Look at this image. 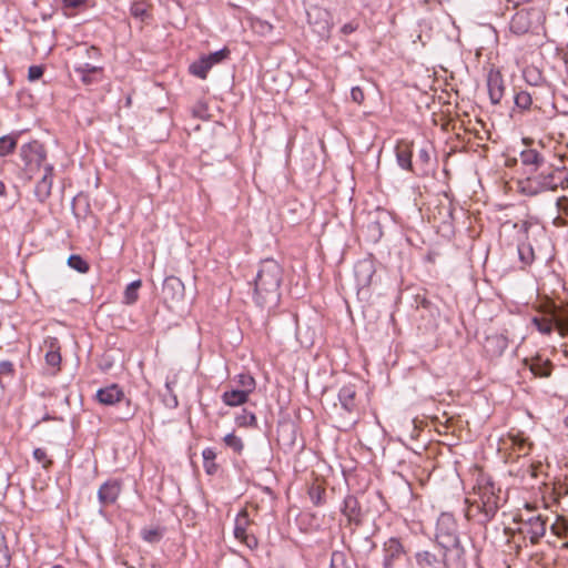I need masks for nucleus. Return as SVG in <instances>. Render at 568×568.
I'll use <instances>...</instances> for the list:
<instances>
[{
    "instance_id": "nucleus-24",
    "label": "nucleus",
    "mask_w": 568,
    "mask_h": 568,
    "mask_svg": "<svg viewBox=\"0 0 568 568\" xmlns=\"http://www.w3.org/2000/svg\"><path fill=\"white\" fill-rule=\"evenodd\" d=\"M429 164H430V148L424 146V148L419 149V151L417 153V159H416L417 171H415V173L417 175L427 174Z\"/></svg>"
},
{
    "instance_id": "nucleus-20",
    "label": "nucleus",
    "mask_w": 568,
    "mask_h": 568,
    "mask_svg": "<svg viewBox=\"0 0 568 568\" xmlns=\"http://www.w3.org/2000/svg\"><path fill=\"white\" fill-rule=\"evenodd\" d=\"M416 562L419 568H444L442 556L423 550L416 554Z\"/></svg>"
},
{
    "instance_id": "nucleus-34",
    "label": "nucleus",
    "mask_w": 568,
    "mask_h": 568,
    "mask_svg": "<svg viewBox=\"0 0 568 568\" xmlns=\"http://www.w3.org/2000/svg\"><path fill=\"white\" fill-rule=\"evenodd\" d=\"M515 104L521 110H528L532 103L531 95L526 91H519L515 94Z\"/></svg>"
},
{
    "instance_id": "nucleus-16",
    "label": "nucleus",
    "mask_w": 568,
    "mask_h": 568,
    "mask_svg": "<svg viewBox=\"0 0 568 568\" xmlns=\"http://www.w3.org/2000/svg\"><path fill=\"white\" fill-rule=\"evenodd\" d=\"M520 160L523 164L527 168V174L530 175V172H536L539 170L548 159L540 152L536 150H526L520 154Z\"/></svg>"
},
{
    "instance_id": "nucleus-40",
    "label": "nucleus",
    "mask_w": 568,
    "mask_h": 568,
    "mask_svg": "<svg viewBox=\"0 0 568 568\" xmlns=\"http://www.w3.org/2000/svg\"><path fill=\"white\" fill-rule=\"evenodd\" d=\"M74 71L78 74H99L102 71V68L92 65L90 63H80L74 68Z\"/></svg>"
},
{
    "instance_id": "nucleus-6",
    "label": "nucleus",
    "mask_w": 568,
    "mask_h": 568,
    "mask_svg": "<svg viewBox=\"0 0 568 568\" xmlns=\"http://www.w3.org/2000/svg\"><path fill=\"white\" fill-rule=\"evenodd\" d=\"M184 284L180 278L169 276L164 280L162 286V298L170 310L176 308L184 300Z\"/></svg>"
},
{
    "instance_id": "nucleus-17",
    "label": "nucleus",
    "mask_w": 568,
    "mask_h": 568,
    "mask_svg": "<svg viewBox=\"0 0 568 568\" xmlns=\"http://www.w3.org/2000/svg\"><path fill=\"white\" fill-rule=\"evenodd\" d=\"M124 398L123 390L116 384H111L97 392V399L103 405H114Z\"/></svg>"
},
{
    "instance_id": "nucleus-15",
    "label": "nucleus",
    "mask_w": 568,
    "mask_h": 568,
    "mask_svg": "<svg viewBox=\"0 0 568 568\" xmlns=\"http://www.w3.org/2000/svg\"><path fill=\"white\" fill-rule=\"evenodd\" d=\"M531 13L528 10L517 11L509 23V29L517 36L526 34L531 28Z\"/></svg>"
},
{
    "instance_id": "nucleus-54",
    "label": "nucleus",
    "mask_w": 568,
    "mask_h": 568,
    "mask_svg": "<svg viewBox=\"0 0 568 568\" xmlns=\"http://www.w3.org/2000/svg\"><path fill=\"white\" fill-rule=\"evenodd\" d=\"M343 31H344L345 33H349V32H352V31H353V28H352L349 24H345V26L343 27Z\"/></svg>"
},
{
    "instance_id": "nucleus-4",
    "label": "nucleus",
    "mask_w": 568,
    "mask_h": 568,
    "mask_svg": "<svg viewBox=\"0 0 568 568\" xmlns=\"http://www.w3.org/2000/svg\"><path fill=\"white\" fill-rule=\"evenodd\" d=\"M548 314L549 317H534L531 320L532 324L541 334L550 335L554 327H556L561 335L568 333V315H561L556 306H551Z\"/></svg>"
},
{
    "instance_id": "nucleus-23",
    "label": "nucleus",
    "mask_w": 568,
    "mask_h": 568,
    "mask_svg": "<svg viewBox=\"0 0 568 568\" xmlns=\"http://www.w3.org/2000/svg\"><path fill=\"white\" fill-rule=\"evenodd\" d=\"M248 399V395L241 389H232L224 392L222 395V400L225 405L235 407L246 403Z\"/></svg>"
},
{
    "instance_id": "nucleus-56",
    "label": "nucleus",
    "mask_w": 568,
    "mask_h": 568,
    "mask_svg": "<svg viewBox=\"0 0 568 568\" xmlns=\"http://www.w3.org/2000/svg\"><path fill=\"white\" fill-rule=\"evenodd\" d=\"M564 424L568 428V416L565 418Z\"/></svg>"
},
{
    "instance_id": "nucleus-41",
    "label": "nucleus",
    "mask_w": 568,
    "mask_h": 568,
    "mask_svg": "<svg viewBox=\"0 0 568 568\" xmlns=\"http://www.w3.org/2000/svg\"><path fill=\"white\" fill-rule=\"evenodd\" d=\"M125 405L126 407L123 409V414L120 416V419L123 422L132 419L138 412V405L132 404L130 399H126Z\"/></svg>"
},
{
    "instance_id": "nucleus-57",
    "label": "nucleus",
    "mask_w": 568,
    "mask_h": 568,
    "mask_svg": "<svg viewBox=\"0 0 568 568\" xmlns=\"http://www.w3.org/2000/svg\"><path fill=\"white\" fill-rule=\"evenodd\" d=\"M52 568H63V567H62V566H60V565H55V566H53Z\"/></svg>"
},
{
    "instance_id": "nucleus-3",
    "label": "nucleus",
    "mask_w": 568,
    "mask_h": 568,
    "mask_svg": "<svg viewBox=\"0 0 568 568\" xmlns=\"http://www.w3.org/2000/svg\"><path fill=\"white\" fill-rule=\"evenodd\" d=\"M444 568H466L465 549L460 539H444L439 546Z\"/></svg>"
},
{
    "instance_id": "nucleus-42",
    "label": "nucleus",
    "mask_w": 568,
    "mask_h": 568,
    "mask_svg": "<svg viewBox=\"0 0 568 568\" xmlns=\"http://www.w3.org/2000/svg\"><path fill=\"white\" fill-rule=\"evenodd\" d=\"M33 457L37 462L41 463L44 468L51 465V460L47 456V452L42 448H36L33 450Z\"/></svg>"
},
{
    "instance_id": "nucleus-53",
    "label": "nucleus",
    "mask_w": 568,
    "mask_h": 568,
    "mask_svg": "<svg viewBox=\"0 0 568 568\" xmlns=\"http://www.w3.org/2000/svg\"><path fill=\"white\" fill-rule=\"evenodd\" d=\"M7 194V187L6 184L0 181V196H4Z\"/></svg>"
},
{
    "instance_id": "nucleus-31",
    "label": "nucleus",
    "mask_w": 568,
    "mask_h": 568,
    "mask_svg": "<svg viewBox=\"0 0 568 568\" xmlns=\"http://www.w3.org/2000/svg\"><path fill=\"white\" fill-rule=\"evenodd\" d=\"M509 440L513 446H516L518 449V454L527 455L530 448V444L527 442V438L524 436L516 434H509Z\"/></svg>"
},
{
    "instance_id": "nucleus-49",
    "label": "nucleus",
    "mask_w": 568,
    "mask_h": 568,
    "mask_svg": "<svg viewBox=\"0 0 568 568\" xmlns=\"http://www.w3.org/2000/svg\"><path fill=\"white\" fill-rule=\"evenodd\" d=\"M95 75H97V74H91V73H88V74H80L81 80H82V82H83L84 84H91V83L95 82V81H97Z\"/></svg>"
},
{
    "instance_id": "nucleus-10",
    "label": "nucleus",
    "mask_w": 568,
    "mask_h": 568,
    "mask_svg": "<svg viewBox=\"0 0 568 568\" xmlns=\"http://www.w3.org/2000/svg\"><path fill=\"white\" fill-rule=\"evenodd\" d=\"M487 88L490 102L493 104H498L505 94L504 79L499 71H489L487 75Z\"/></svg>"
},
{
    "instance_id": "nucleus-11",
    "label": "nucleus",
    "mask_w": 568,
    "mask_h": 568,
    "mask_svg": "<svg viewBox=\"0 0 568 568\" xmlns=\"http://www.w3.org/2000/svg\"><path fill=\"white\" fill-rule=\"evenodd\" d=\"M374 274L375 267L371 260H361L354 266V276L359 288L368 287Z\"/></svg>"
},
{
    "instance_id": "nucleus-50",
    "label": "nucleus",
    "mask_w": 568,
    "mask_h": 568,
    "mask_svg": "<svg viewBox=\"0 0 568 568\" xmlns=\"http://www.w3.org/2000/svg\"><path fill=\"white\" fill-rule=\"evenodd\" d=\"M65 7L77 8L85 2V0H63Z\"/></svg>"
},
{
    "instance_id": "nucleus-18",
    "label": "nucleus",
    "mask_w": 568,
    "mask_h": 568,
    "mask_svg": "<svg viewBox=\"0 0 568 568\" xmlns=\"http://www.w3.org/2000/svg\"><path fill=\"white\" fill-rule=\"evenodd\" d=\"M342 511L349 523H354L355 525H359L362 523V510L355 496L347 495L345 497Z\"/></svg>"
},
{
    "instance_id": "nucleus-32",
    "label": "nucleus",
    "mask_w": 568,
    "mask_h": 568,
    "mask_svg": "<svg viewBox=\"0 0 568 568\" xmlns=\"http://www.w3.org/2000/svg\"><path fill=\"white\" fill-rule=\"evenodd\" d=\"M45 362L52 367H58L61 363V355L59 347L55 346V342L50 343V349L45 354Z\"/></svg>"
},
{
    "instance_id": "nucleus-46",
    "label": "nucleus",
    "mask_w": 568,
    "mask_h": 568,
    "mask_svg": "<svg viewBox=\"0 0 568 568\" xmlns=\"http://www.w3.org/2000/svg\"><path fill=\"white\" fill-rule=\"evenodd\" d=\"M557 209L560 214L568 216V197L561 196L557 200Z\"/></svg>"
},
{
    "instance_id": "nucleus-51",
    "label": "nucleus",
    "mask_w": 568,
    "mask_h": 568,
    "mask_svg": "<svg viewBox=\"0 0 568 568\" xmlns=\"http://www.w3.org/2000/svg\"><path fill=\"white\" fill-rule=\"evenodd\" d=\"M85 51L90 58H97L100 55V51L95 47L87 48Z\"/></svg>"
},
{
    "instance_id": "nucleus-30",
    "label": "nucleus",
    "mask_w": 568,
    "mask_h": 568,
    "mask_svg": "<svg viewBox=\"0 0 568 568\" xmlns=\"http://www.w3.org/2000/svg\"><path fill=\"white\" fill-rule=\"evenodd\" d=\"M331 568H352V564L343 551H333L331 556Z\"/></svg>"
},
{
    "instance_id": "nucleus-12",
    "label": "nucleus",
    "mask_w": 568,
    "mask_h": 568,
    "mask_svg": "<svg viewBox=\"0 0 568 568\" xmlns=\"http://www.w3.org/2000/svg\"><path fill=\"white\" fill-rule=\"evenodd\" d=\"M480 508L487 518L494 517L498 509V497L494 493L493 485L479 487Z\"/></svg>"
},
{
    "instance_id": "nucleus-45",
    "label": "nucleus",
    "mask_w": 568,
    "mask_h": 568,
    "mask_svg": "<svg viewBox=\"0 0 568 568\" xmlns=\"http://www.w3.org/2000/svg\"><path fill=\"white\" fill-rule=\"evenodd\" d=\"M131 13L134 16V17H139V18H144V17H148V10L145 9V7L143 4H134L132 8H131Z\"/></svg>"
},
{
    "instance_id": "nucleus-29",
    "label": "nucleus",
    "mask_w": 568,
    "mask_h": 568,
    "mask_svg": "<svg viewBox=\"0 0 568 568\" xmlns=\"http://www.w3.org/2000/svg\"><path fill=\"white\" fill-rule=\"evenodd\" d=\"M17 146V136L9 134L0 138V156L11 153Z\"/></svg>"
},
{
    "instance_id": "nucleus-8",
    "label": "nucleus",
    "mask_w": 568,
    "mask_h": 568,
    "mask_svg": "<svg viewBox=\"0 0 568 568\" xmlns=\"http://www.w3.org/2000/svg\"><path fill=\"white\" fill-rule=\"evenodd\" d=\"M20 156L26 166H40L45 160V151L40 142L32 141L21 146Z\"/></svg>"
},
{
    "instance_id": "nucleus-48",
    "label": "nucleus",
    "mask_w": 568,
    "mask_h": 568,
    "mask_svg": "<svg viewBox=\"0 0 568 568\" xmlns=\"http://www.w3.org/2000/svg\"><path fill=\"white\" fill-rule=\"evenodd\" d=\"M525 78L527 79L528 83L537 85L540 80V74L535 71H525Z\"/></svg>"
},
{
    "instance_id": "nucleus-14",
    "label": "nucleus",
    "mask_w": 568,
    "mask_h": 568,
    "mask_svg": "<svg viewBox=\"0 0 568 568\" xmlns=\"http://www.w3.org/2000/svg\"><path fill=\"white\" fill-rule=\"evenodd\" d=\"M53 184V166L47 164L41 180L36 184L34 195L40 202H44L51 194Z\"/></svg>"
},
{
    "instance_id": "nucleus-1",
    "label": "nucleus",
    "mask_w": 568,
    "mask_h": 568,
    "mask_svg": "<svg viewBox=\"0 0 568 568\" xmlns=\"http://www.w3.org/2000/svg\"><path fill=\"white\" fill-rule=\"evenodd\" d=\"M283 278L281 265L273 258L261 262L254 280V300L261 307H273L280 301Z\"/></svg>"
},
{
    "instance_id": "nucleus-5",
    "label": "nucleus",
    "mask_w": 568,
    "mask_h": 568,
    "mask_svg": "<svg viewBox=\"0 0 568 568\" xmlns=\"http://www.w3.org/2000/svg\"><path fill=\"white\" fill-rule=\"evenodd\" d=\"M519 532L528 537L532 545L539 542V540L546 534L547 518L541 515H529L525 517L524 515L519 516Z\"/></svg>"
},
{
    "instance_id": "nucleus-27",
    "label": "nucleus",
    "mask_w": 568,
    "mask_h": 568,
    "mask_svg": "<svg viewBox=\"0 0 568 568\" xmlns=\"http://www.w3.org/2000/svg\"><path fill=\"white\" fill-rule=\"evenodd\" d=\"M236 383L240 387L239 389L245 392V394L250 395L254 392L256 387V382L252 375L248 373H241L236 376Z\"/></svg>"
},
{
    "instance_id": "nucleus-47",
    "label": "nucleus",
    "mask_w": 568,
    "mask_h": 568,
    "mask_svg": "<svg viewBox=\"0 0 568 568\" xmlns=\"http://www.w3.org/2000/svg\"><path fill=\"white\" fill-rule=\"evenodd\" d=\"M13 374V364L9 361L0 362V375H12Z\"/></svg>"
},
{
    "instance_id": "nucleus-7",
    "label": "nucleus",
    "mask_w": 568,
    "mask_h": 568,
    "mask_svg": "<svg viewBox=\"0 0 568 568\" xmlns=\"http://www.w3.org/2000/svg\"><path fill=\"white\" fill-rule=\"evenodd\" d=\"M250 524L247 510L242 509L235 518L234 537L250 549H255L258 546V541L253 534L247 531Z\"/></svg>"
},
{
    "instance_id": "nucleus-13",
    "label": "nucleus",
    "mask_w": 568,
    "mask_h": 568,
    "mask_svg": "<svg viewBox=\"0 0 568 568\" xmlns=\"http://www.w3.org/2000/svg\"><path fill=\"white\" fill-rule=\"evenodd\" d=\"M121 484L119 480H108L101 485L98 490V498L101 505L108 506L114 504L120 495Z\"/></svg>"
},
{
    "instance_id": "nucleus-25",
    "label": "nucleus",
    "mask_w": 568,
    "mask_h": 568,
    "mask_svg": "<svg viewBox=\"0 0 568 568\" xmlns=\"http://www.w3.org/2000/svg\"><path fill=\"white\" fill-rule=\"evenodd\" d=\"M142 286L141 280L133 281L130 283L123 294L122 303L125 305H133L139 300V288Z\"/></svg>"
},
{
    "instance_id": "nucleus-44",
    "label": "nucleus",
    "mask_w": 568,
    "mask_h": 568,
    "mask_svg": "<svg viewBox=\"0 0 568 568\" xmlns=\"http://www.w3.org/2000/svg\"><path fill=\"white\" fill-rule=\"evenodd\" d=\"M351 98L354 102L361 104L364 101V92L359 87H353L351 90Z\"/></svg>"
},
{
    "instance_id": "nucleus-33",
    "label": "nucleus",
    "mask_w": 568,
    "mask_h": 568,
    "mask_svg": "<svg viewBox=\"0 0 568 568\" xmlns=\"http://www.w3.org/2000/svg\"><path fill=\"white\" fill-rule=\"evenodd\" d=\"M68 265L80 273H87L90 268L89 264L80 255L75 254L69 256Z\"/></svg>"
},
{
    "instance_id": "nucleus-9",
    "label": "nucleus",
    "mask_w": 568,
    "mask_h": 568,
    "mask_svg": "<svg viewBox=\"0 0 568 568\" xmlns=\"http://www.w3.org/2000/svg\"><path fill=\"white\" fill-rule=\"evenodd\" d=\"M444 539H459L457 524L452 515L443 514L437 521L436 541L438 546L444 545Z\"/></svg>"
},
{
    "instance_id": "nucleus-28",
    "label": "nucleus",
    "mask_w": 568,
    "mask_h": 568,
    "mask_svg": "<svg viewBox=\"0 0 568 568\" xmlns=\"http://www.w3.org/2000/svg\"><path fill=\"white\" fill-rule=\"evenodd\" d=\"M204 460V469L207 475H214L217 471V465L215 464L216 454L213 448H205L202 453Z\"/></svg>"
},
{
    "instance_id": "nucleus-26",
    "label": "nucleus",
    "mask_w": 568,
    "mask_h": 568,
    "mask_svg": "<svg viewBox=\"0 0 568 568\" xmlns=\"http://www.w3.org/2000/svg\"><path fill=\"white\" fill-rule=\"evenodd\" d=\"M211 68L209 60L202 57L190 65V72L200 79H205Z\"/></svg>"
},
{
    "instance_id": "nucleus-19",
    "label": "nucleus",
    "mask_w": 568,
    "mask_h": 568,
    "mask_svg": "<svg viewBox=\"0 0 568 568\" xmlns=\"http://www.w3.org/2000/svg\"><path fill=\"white\" fill-rule=\"evenodd\" d=\"M338 400L346 412L353 413L356 410L357 405L355 386L352 384L344 385L338 392Z\"/></svg>"
},
{
    "instance_id": "nucleus-37",
    "label": "nucleus",
    "mask_w": 568,
    "mask_h": 568,
    "mask_svg": "<svg viewBox=\"0 0 568 568\" xmlns=\"http://www.w3.org/2000/svg\"><path fill=\"white\" fill-rule=\"evenodd\" d=\"M223 440L235 453H241L244 447L242 439L233 433L225 435Z\"/></svg>"
},
{
    "instance_id": "nucleus-52",
    "label": "nucleus",
    "mask_w": 568,
    "mask_h": 568,
    "mask_svg": "<svg viewBox=\"0 0 568 568\" xmlns=\"http://www.w3.org/2000/svg\"><path fill=\"white\" fill-rule=\"evenodd\" d=\"M530 225H531V224H530L529 222L524 221V222H521V224H520V225H517V224H516L515 226H516V227H517V226H519V232H521L523 234L527 235V233H528V230H529Z\"/></svg>"
},
{
    "instance_id": "nucleus-39",
    "label": "nucleus",
    "mask_w": 568,
    "mask_h": 568,
    "mask_svg": "<svg viewBox=\"0 0 568 568\" xmlns=\"http://www.w3.org/2000/svg\"><path fill=\"white\" fill-rule=\"evenodd\" d=\"M229 54H230L229 49L224 48V49H221L213 53H210L209 55H205V58L209 60L210 64L213 67L214 64L226 59L229 57Z\"/></svg>"
},
{
    "instance_id": "nucleus-35",
    "label": "nucleus",
    "mask_w": 568,
    "mask_h": 568,
    "mask_svg": "<svg viewBox=\"0 0 568 568\" xmlns=\"http://www.w3.org/2000/svg\"><path fill=\"white\" fill-rule=\"evenodd\" d=\"M518 254L521 262L530 264L534 261V250L530 244L521 243L518 245Z\"/></svg>"
},
{
    "instance_id": "nucleus-55",
    "label": "nucleus",
    "mask_w": 568,
    "mask_h": 568,
    "mask_svg": "<svg viewBox=\"0 0 568 568\" xmlns=\"http://www.w3.org/2000/svg\"><path fill=\"white\" fill-rule=\"evenodd\" d=\"M362 2H363L365 6H367V7H368V6H373V4L376 2V0H362Z\"/></svg>"
},
{
    "instance_id": "nucleus-22",
    "label": "nucleus",
    "mask_w": 568,
    "mask_h": 568,
    "mask_svg": "<svg viewBox=\"0 0 568 568\" xmlns=\"http://www.w3.org/2000/svg\"><path fill=\"white\" fill-rule=\"evenodd\" d=\"M529 369L535 376L548 377L551 374V363L537 356L530 361Z\"/></svg>"
},
{
    "instance_id": "nucleus-21",
    "label": "nucleus",
    "mask_w": 568,
    "mask_h": 568,
    "mask_svg": "<svg viewBox=\"0 0 568 568\" xmlns=\"http://www.w3.org/2000/svg\"><path fill=\"white\" fill-rule=\"evenodd\" d=\"M413 152L408 144H398L396 146V160L398 165L407 171L415 172L412 163Z\"/></svg>"
},
{
    "instance_id": "nucleus-43",
    "label": "nucleus",
    "mask_w": 568,
    "mask_h": 568,
    "mask_svg": "<svg viewBox=\"0 0 568 568\" xmlns=\"http://www.w3.org/2000/svg\"><path fill=\"white\" fill-rule=\"evenodd\" d=\"M43 74V68L40 65H31L28 71V79L30 81H36L40 79Z\"/></svg>"
},
{
    "instance_id": "nucleus-36",
    "label": "nucleus",
    "mask_w": 568,
    "mask_h": 568,
    "mask_svg": "<svg viewBox=\"0 0 568 568\" xmlns=\"http://www.w3.org/2000/svg\"><path fill=\"white\" fill-rule=\"evenodd\" d=\"M142 538L151 544L158 542L161 540L163 532L160 528H144L142 529Z\"/></svg>"
},
{
    "instance_id": "nucleus-38",
    "label": "nucleus",
    "mask_w": 568,
    "mask_h": 568,
    "mask_svg": "<svg viewBox=\"0 0 568 568\" xmlns=\"http://www.w3.org/2000/svg\"><path fill=\"white\" fill-rule=\"evenodd\" d=\"M236 424L239 426H253L256 424V417L253 413L243 410V413L236 417Z\"/></svg>"
},
{
    "instance_id": "nucleus-2",
    "label": "nucleus",
    "mask_w": 568,
    "mask_h": 568,
    "mask_svg": "<svg viewBox=\"0 0 568 568\" xmlns=\"http://www.w3.org/2000/svg\"><path fill=\"white\" fill-rule=\"evenodd\" d=\"M383 568H409L408 551L400 539L388 538L383 544Z\"/></svg>"
}]
</instances>
